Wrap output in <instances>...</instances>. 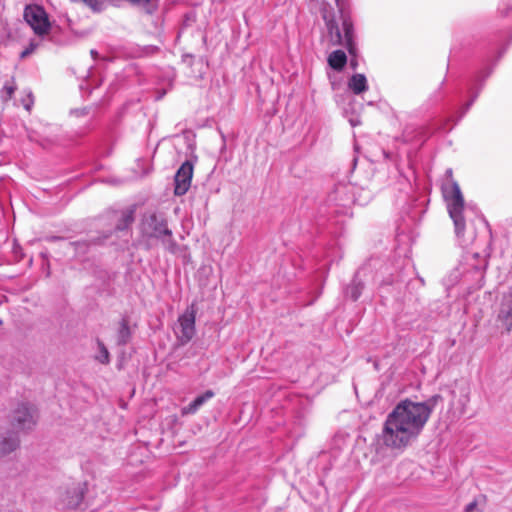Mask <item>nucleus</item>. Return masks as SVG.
I'll return each mask as SVG.
<instances>
[{
    "mask_svg": "<svg viewBox=\"0 0 512 512\" xmlns=\"http://www.w3.org/2000/svg\"><path fill=\"white\" fill-rule=\"evenodd\" d=\"M351 65H352L353 67H355V66L357 65V63H356V62H354V61H351Z\"/></svg>",
    "mask_w": 512,
    "mask_h": 512,
    "instance_id": "412c9836",
    "label": "nucleus"
},
{
    "mask_svg": "<svg viewBox=\"0 0 512 512\" xmlns=\"http://www.w3.org/2000/svg\"><path fill=\"white\" fill-rule=\"evenodd\" d=\"M214 396V392L207 390L204 394L197 396L188 406L183 407L181 414L183 416L196 413L199 408Z\"/></svg>",
    "mask_w": 512,
    "mask_h": 512,
    "instance_id": "9d476101",
    "label": "nucleus"
},
{
    "mask_svg": "<svg viewBox=\"0 0 512 512\" xmlns=\"http://www.w3.org/2000/svg\"><path fill=\"white\" fill-rule=\"evenodd\" d=\"M32 48L31 49H25L24 51L21 52L20 54V57L23 59L25 58L26 56H28L31 52H32Z\"/></svg>",
    "mask_w": 512,
    "mask_h": 512,
    "instance_id": "aec40b11",
    "label": "nucleus"
},
{
    "mask_svg": "<svg viewBox=\"0 0 512 512\" xmlns=\"http://www.w3.org/2000/svg\"><path fill=\"white\" fill-rule=\"evenodd\" d=\"M97 344L100 350V354L96 357V359L102 364H108L110 362V355L108 349L100 340H97Z\"/></svg>",
    "mask_w": 512,
    "mask_h": 512,
    "instance_id": "dca6fc26",
    "label": "nucleus"
},
{
    "mask_svg": "<svg viewBox=\"0 0 512 512\" xmlns=\"http://www.w3.org/2000/svg\"><path fill=\"white\" fill-rule=\"evenodd\" d=\"M443 193L448 202V212L454 222L456 234L460 235L465 229L463 217L464 199L460 187L453 181L443 189Z\"/></svg>",
    "mask_w": 512,
    "mask_h": 512,
    "instance_id": "7ed1b4c3",
    "label": "nucleus"
},
{
    "mask_svg": "<svg viewBox=\"0 0 512 512\" xmlns=\"http://www.w3.org/2000/svg\"><path fill=\"white\" fill-rule=\"evenodd\" d=\"M196 314L197 308L193 303L189 307L185 309L183 314L178 317L177 320V328L175 329V334L180 342V344L185 345L190 342L196 333Z\"/></svg>",
    "mask_w": 512,
    "mask_h": 512,
    "instance_id": "20e7f679",
    "label": "nucleus"
},
{
    "mask_svg": "<svg viewBox=\"0 0 512 512\" xmlns=\"http://www.w3.org/2000/svg\"><path fill=\"white\" fill-rule=\"evenodd\" d=\"M24 19L35 34L44 35L50 30L48 16L44 9L38 5H27L24 9Z\"/></svg>",
    "mask_w": 512,
    "mask_h": 512,
    "instance_id": "39448f33",
    "label": "nucleus"
},
{
    "mask_svg": "<svg viewBox=\"0 0 512 512\" xmlns=\"http://www.w3.org/2000/svg\"><path fill=\"white\" fill-rule=\"evenodd\" d=\"M141 230L148 237L160 238L171 235L165 218L156 212L146 213L141 220Z\"/></svg>",
    "mask_w": 512,
    "mask_h": 512,
    "instance_id": "423d86ee",
    "label": "nucleus"
},
{
    "mask_svg": "<svg viewBox=\"0 0 512 512\" xmlns=\"http://www.w3.org/2000/svg\"><path fill=\"white\" fill-rule=\"evenodd\" d=\"M498 320L502 323L507 332L512 330V293L503 297Z\"/></svg>",
    "mask_w": 512,
    "mask_h": 512,
    "instance_id": "1a4fd4ad",
    "label": "nucleus"
},
{
    "mask_svg": "<svg viewBox=\"0 0 512 512\" xmlns=\"http://www.w3.org/2000/svg\"><path fill=\"white\" fill-rule=\"evenodd\" d=\"M130 338V328L128 325V321L123 319L120 322V329L118 332V344L124 345L128 342Z\"/></svg>",
    "mask_w": 512,
    "mask_h": 512,
    "instance_id": "2eb2a0df",
    "label": "nucleus"
},
{
    "mask_svg": "<svg viewBox=\"0 0 512 512\" xmlns=\"http://www.w3.org/2000/svg\"><path fill=\"white\" fill-rule=\"evenodd\" d=\"M327 61L332 69L336 71H341L347 63V56L344 51L335 50L332 53H330Z\"/></svg>",
    "mask_w": 512,
    "mask_h": 512,
    "instance_id": "ddd939ff",
    "label": "nucleus"
},
{
    "mask_svg": "<svg viewBox=\"0 0 512 512\" xmlns=\"http://www.w3.org/2000/svg\"><path fill=\"white\" fill-rule=\"evenodd\" d=\"M19 441L14 436L0 438V454L5 455L14 451L18 447Z\"/></svg>",
    "mask_w": 512,
    "mask_h": 512,
    "instance_id": "4468645a",
    "label": "nucleus"
},
{
    "mask_svg": "<svg viewBox=\"0 0 512 512\" xmlns=\"http://www.w3.org/2000/svg\"><path fill=\"white\" fill-rule=\"evenodd\" d=\"M349 89L356 95L365 92L368 89L367 79L363 74H354L348 81Z\"/></svg>",
    "mask_w": 512,
    "mask_h": 512,
    "instance_id": "f8f14e48",
    "label": "nucleus"
},
{
    "mask_svg": "<svg viewBox=\"0 0 512 512\" xmlns=\"http://www.w3.org/2000/svg\"><path fill=\"white\" fill-rule=\"evenodd\" d=\"M16 89H17V86H16L14 80L7 82L3 87V91L8 99H11L13 97Z\"/></svg>",
    "mask_w": 512,
    "mask_h": 512,
    "instance_id": "a211bd4d",
    "label": "nucleus"
},
{
    "mask_svg": "<svg viewBox=\"0 0 512 512\" xmlns=\"http://www.w3.org/2000/svg\"><path fill=\"white\" fill-rule=\"evenodd\" d=\"M432 409L426 403L409 399L400 401L387 415L381 440L391 450H404L420 435Z\"/></svg>",
    "mask_w": 512,
    "mask_h": 512,
    "instance_id": "f257e3e1",
    "label": "nucleus"
},
{
    "mask_svg": "<svg viewBox=\"0 0 512 512\" xmlns=\"http://www.w3.org/2000/svg\"><path fill=\"white\" fill-rule=\"evenodd\" d=\"M361 290L362 284L353 282L349 287H347L346 293L349 294L353 300H357L361 294Z\"/></svg>",
    "mask_w": 512,
    "mask_h": 512,
    "instance_id": "f3484780",
    "label": "nucleus"
},
{
    "mask_svg": "<svg viewBox=\"0 0 512 512\" xmlns=\"http://www.w3.org/2000/svg\"><path fill=\"white\" fill-rule=\"evenodd\" d=\"M135 206H130L120 212V217L116 224V230L124 231L128 229L135 220Z\"/></svg>",
    "mask_w": 512,
    "mask_h": 512,
    "instance_id": "9b49d317",
    "label": "nucleus"
},
{
    "mask_svg": "<svg viewBox=\"0 0 512 512\" xmlns=\"http://www.w3.org/2000/svg\"><path fill=\"white\" fill-rule=\"evenodd\" d=\"M477 508V501L474 500L465 507V512H473Z\"/></svg>",
    "mask_w": 512,
    "mask_h": 512,
    "instance_id": "6ab92c4d",
    "label": "nucleus"
},
{
    "mask_svg": "<svg viewBox=\"0 0 512 512\" xmlns=\"http://www.w3.org/2000/svg\"><path fill=\"white\" fill-rule=\"evenodd\" d=\"M322 16L326 24L330 44L333 46H345L351 55H355L354 28L350 16L341 9V24L336 21L327 9H323Z\"/></svg>",
    "mask_w": 512,
    "mask_h": 512,
    "instance_id": "f03ea898",
    "label": "nucleus"
},
{
    "mask_svg": "<svg viewBox=\"0 0 512 512\" xmlns=\"http://www.w3.org/2000/svg\"><path fill=\"white\" fill-rule=\"evenodd\" d=\"M193 171V164L190 161H185L177 170L174 177V194L176 196H182L188 192L191 186Z\"/></svg>",
    "mask_w": 512,
    "mask_h": 512,
    "instance_id": "0eeeda50",
    "label": "nucleus"
},
{
    "mask_svg": "<svg viewBox=\"0 0 512 512\" xmlns=\"http://www.w3.org/2000/svg\"><path fill=\"white\" fill-rule=\"evenodd\" d=\"M11 424L15 429H30L35 424L33 410L25 403L18 405L13 411Z\"/></svg>",
    "mask_w": 512,
    "mask_h": 512,
    "instance_id": "6e6552de",
    "label": "nucleus"
}]
</instances>
